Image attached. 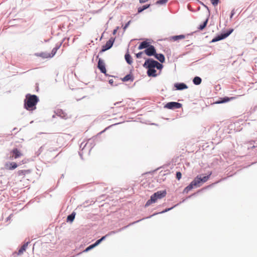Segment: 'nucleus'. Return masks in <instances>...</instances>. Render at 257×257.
I'll return each instance as SVG.
<instances>
[{"instance_id":"nucleus-1","label":"nucleus","mask_w":257,"mask_h":257,"mask_svg":"<svg viewBox=\"0 0 257 257\" xmlns=\"http://www.w3.org/2000/svg\"><path fill=\"white\" fill-rule=\"evenodd\" d=\"M38 101L37 95L27 94L24 100V107L28 110H34L36 108V105Z\"/></svg>"},{"instance_id":"nucleus-2","label":"nucleus","mask_w":257,"mask_h":257,"mask_svg":"<svg viewBox=\"0 0 257 257\" xmlns=\"http://www.w3.org/2000/svg\"><path fill=\"white\" fill-rule=\"evenodd\" d=\"M211 174L212 173L210 172L207 176H204L202 178L200 176H197L191 182V183L185 188L184 191L186 193H188L189 191L192 190L194 187H200L201 186V183H205L208 180Z\"/></svg>"},{"instance_id":"nucleus-3","label":"nucleus","mask_w":257,"mask_h":257,"mask_svg":"<svg viewBox=\"0 0 257 257\" xmlns=\"http://www.w3.org/2000/svg\"><path fill=\"white\" fill-rule=\"evenodd\" d=\"M167 192L166 190L157 191L153 194L150 198V199L147 201L145 204V206H149L151 204L155 203L158 199H161L166 196Z\"/></svg>"},{"instance_id":"nucleus-4","label":"nucleus","mask_w":257,"mask_h":257,"mask_svg":"<svg viewBox=\"0 0 257 257\" xmlns=\"http://www.w3.org/2000/svg\"><path fill=\"white\" fill-rule=\"evenodd\" d=\"M144 66L147 68H157L158 69H161L163 67V65L158 62L150 59H149L145 61Z\"/></svg>"},{"instance_id":"nucleus-5","label":"nucleus","mask_w":257,"mask_h":257,"mask_svg":"<svg viewBox=\"0 0 257 257\" xmlns=\"http://www.w3.org/2000/svg\"><path fill=\"white\" fill-rule=\"evenodd\" d=\"M58 48V47L54 48L50 53L47 52H42L37 54V55L43 58H50L55 55Z\"/></svg>"},{"instance_id":"nucleus-6","label":"nucleus","mask_w":257,"mask_h":257,"mask_svg":"<svg viewBox=\"0 0 257 257\" xmlns=\"http://www.w3.org/2000/svg\"><path fill=\"white\" fill-rule=\"evenodd\" d=\"M10 158L11 159H17L23 156L22 152L18 149L17 148L13 149L10 153Z\"/></svg>"},{"instance_id":"nucleus-7","label":"nucleus","mask_w":257,"mask_h":257,"mask_svg":"<svg viewBox=\"0 0 257 257\" xmlns=\"http://www.w3.org/2000/svg\"><path fill=\"white\" fill-rule=\"evenodd\" d=\"M182 107V104L180 103L176 102H170L167 103L165 107L170 109H174L177 108H180Z\"/></svg>"},{"instance_id":"nucleus-8","label":"nucleus","mask_w":257,"mask_h":257,"mask_svg":"<svg viewBox=\"0 0 257 257\" xmlns=\"http://www.w3.org/2000/svg\"><path fill=\"white\" fill-rule=\"evenodd\" d=\"M232 31L233 30H231L225 33L221 34V35L217 36V37L212 39V42H217L218 41L222 40L227 37L232 33Z\"/></svg>"},{"instance_id":"nucleus-9","label":"nucleus","mask_w":257,"mask_h":257,"mask_svg":"<svg viewBox=\"0 0 257 257\" xmlns=\"http://www.w3.org/2000/svg\"><path fill=\"white\" fill-rule=\"evenodd\" d=\"M144 53L149 56H153L155 54L156 49L154 46L150 45L145 51Z\"/></svg>"},{"instance_id":"nucleus-10","label":"nucleus","mask_w":257,"mask_h":257,"mask_svg":"<svg viewBox=\"0 0 257 257\" xmlns=\"http://www.w3.org/2000/svg\"><path fill=\"white\" fill-rule=\"evenodd\" d=\"M113 43V40L112 39L109 40L107 41L106 44L102 46L101 52H104L109 49L112 46Z\"/></svg>"},{"instance_id":"nucleus-11","label":"nucleus","mask_w":257,"mask_h":257,"mask_svg":"<svg viewBox=\"0 0 257 257\" xmlns=\"http://www.w3.org/2000/svg\"><path fill=\"white\" fill-rule=\"evenodd\" d=\"M98 68L100 70V71L105 74L106 72V70L105 69L104 62L102 60L99 59L98 62Z\"/></svg>"},{"instance_id":"nucleus-12","label":"nucleus","mask_w":257,"mask_h":257,"mask_svg":"<svg viewBox=\"0 0 257 257\" xmlns=\"http://www.w3.org/2000/svg\"><path fill=\"white\" fill-rule=\"evenodd\" d=\"M18 165L15 162H7L5 165V168L7 170H14L17 168Z\"/></svg>"},{"instance_id":"nucleus-13","label":"nucleus","mask_w":257,"mask_h":257,"mask_svg":"<svg viewBox=\"0 0 257 257\" xmlns=\"http://www.w3.org/2000/svg\"><path fill=\"white\" fill-rule=\"evenodd\" d=\"M175 87L177 90H183L188 88L187 86L184 83H176Z\"/></svg>"},{"instance_id":"nucleus-14","label":"nucleus","mask_w":257,"mask_h":257,"mask_svg":"<svg viewBox=\"0 0 257 257\" xmlns=\"http://www.w3.org/2000/svg\"><path fill=\"white\" fill-rule=\"evenodd\" d=\"M147 74L149 76L155 77L157 76L156 70L155 68H148Z\"/></svg>"},{"instance_id":"nucleus-15","label":"nucleus","mask_w":257,"mask_h":257,"mask_svg":"<svg viewBox=\"0 0 257 257\" xmlns=\"http://www.w3.org/2000/svg\"><path fill=\"white\" fill-rule=\"evenodd\" d=\"M154 56L161 63H163L165 61V57L162 54H157L155 53Z\"/></svg>"},{"instance_id":"nucleus-16","label":"nucleus","mask_w":257,"mask_h":257,"mask_svg":"<svg viewBox=\"0 0 257 257\" xmlns=\"http://www.w3.org/2000/svg\"><path fill=\"white\" fill-rule=\"evenodd\" d=\"M28 242L25 243L19 250V251L18 252V255H21L22 254H23L24 253V252L26 251V248L28 246Z\"/></svg>"},{"instance_id":"nucleus-17","label":"nucleus","mask_w":257,"mask_h":257,"mask_svg":"<svg viewBox=\"0 0 257 257\" xmlns=\"http://www.w3.org/2000/svg\"><path fill=\"white\" fill-rule=\"evenodd\" d=\"M150 46V44L148 42L146 41H143L142 42L140 45H139L138 49L139 50H142L144 48H147L148 47Z\"/></svg>"},{"instance_id":"nucleus-18","label":"nucleus","mask_w":257,"mask_h":257,"mask_svg":"<svg viewBox=\"0 0 257 257\" xmlns=\"http://www.w3.org/2000/svg\"><path fill=\"white\" fill-rule=\"evenodd\" d=\"M125 59L128 64L131 65L133 63L132 57L128 53L125 54Z\"/></svg>"},{"instance_id":"nucleus-19","label":"nucleus","mask_w":257,"mask_h":257,"mask_svg":"<svg viewBox=\"0 0 257 257\" xmlns=\"http://www.w3.org/2000/svg\"><path fill=\"white\" fill-rule=\"evenodd\" d=\"M201 78L199 77L196 76L194 78L193 82L195 85H199L201 83Z\"/></svg>"},{"instance_id":"nucleus-20","label":"nucleus","mask_w":257,"mask_h":257,"mask_svg":"<svg viewBox=\"0 0 257 257\" xmlns=\"http://www.w3.org/2000/svg\"><path fill=\"white\" fill-rule=\"evenodd\" d=\"M30 173V171L29 170H19L18 172V174L19 176H25L27 174H29Z\"/></svg>"},{"instance_id":"nucleus-21","label":"nucleus","mask_w":257,"mask_h":257,"mask_svg":"<svg viewBox=\"0 0 257 257\" xmlns=\"http://www.w3.org/2000/svg\"><path fill=\"white\" fill-rule=\"evenodd\" d=\"M235 98V97H230V98L229 97H225L223 98V99L221 101H220L218 102L217 103H224V102L229 101L230 100L234 99Z\"/></svg>"},{"instance_id":"nucleus-22","label":"nucleus","mask_w":257,"mask_h":257,"mask_svg":"<svg viewBox=\"0 0 257 257\" xmlns=\"http://www.w3.org/2000/svg\"><path fill=\"white\" fill-rule=\"evenodd\" d=\"M185 38V36L184 35H180L172 37V40L174 41H177L180 39H183Z\"/></svg>"},{"instance_id":"nucleus-23","label":"nucleus","mask_w":257,"mask_h":257,"mask_svg":"<svg viewBox=\"0 0 257 257\" xmlns=\"http://www.w3.org/2000/svg\"><path fill=\"white\" fill-rule=\"evenodd\" d=\"M150 5H147L144 6L143 7H141L138 8V13H140L142 12H143L144 10L149 8L150 7Z\"/></svg>"},{"instance_id":"nucleus-24","label":"nucleus","mask_w":257,"mask_h":257,"mask_svg":"<svg viewBox=\"0 0 257 257\" xmlns=\"http://www.w3.org/2000/svg\"><path fill=\"white\" fill-rule=\"evenodd\" d=\"M131 80L132 81L133 80V79L132 78V75L131 74H127L126 75L125 77H124L122 79V80L123 81H127L128 80Z\"/></svg>"},{"instance_id":"nucleus-25","label":"nucleus","mask_w":257,"mask_h":257,"mask_svg":"<svg viewBox=\"0 0 257 257\" xmlns=\"http://www.w3.org/2000/svg\"><path fill=\"white\" fill-rule=\"evenodd\" d=\"M208 19H206V20L204 22V23L199 26L198 29L200 30H202L206 27L208 23Z\"/></svg>"},{"instance_id":"nucleus-26","label":"nucleus","mask_w":257,"mask_h":257,"mask_svg":"<svg viewBox=\"0 0 257 257\" xmlns=\"http://www.w3.org/2000/svg\"><path fill=\"white\" fill-rule=\"evenodd\" d=\"M75 216V213H72L70 215H68L67 217V221L72 222L73 221V220L74 219Z\"/></svg>"},{"instance_id":"nucleus-27","label":"nucleus","mask_w":257,"mask_h":257,"mask_svg":"<svg viewBox=\"0 0 257 257\" xmlns=\"http://www.w3.org/2000/svg\"><path fill=\"white\" fill-rule=\"evenodd\" d=\"M107 236L106 235L103 237H102L100 239L97 240L93 244L95 245V247L98 245L102 240H103Z\"/></svg>"},{"instance_id":"nucleus-28","label":"nucleus","mask_w":257,"mask_h":257,"mask_svg":"<svg viewBox=\"0 0 257 257\" xmlns=\"http://www.w3.org/2000/svg\"><path fill=\"white\" fill-rule=\"evenodd\" d=\"M168 2V0H159L157 1L156 4L157 5H163L166 4Z\"/></svg>"},{"instance_id":"nucleus-29","label":"nucleus","mask_w":257,"mask_h":257,"mask_svg":"<svg viewBox=\"0 0 257 257\" xmlns=\"http://www.w3.org/2000/svg\"><path fill=\"white\" fill-rule=\"evenodd\" d=\"M95 247V245H94L93 244H91L90 245H89V246H88L86 249L85 250H84V251H88V250H89L90 249L93 248V247Z\"/></svg>"},{"instance_id":"nucleus-30","label":"nucleus","mask_w":257,"mask_h":257,"mask_svg":"<svg viewBox=\"0 0 257 257\" xmlns=\"http://www.w3.org/2000/svg\"><path fill=\"white\" fill-rule=\"evenodd\" d=\"M182 177V174L180 172H178L176 173V178L178 180H180L181 178Z\"/></svg>"},{"instance_id":"nucleus-31","label":"nucleus","mask_w":257,"mask_h":257,"mask_svg":"<svg viewBox=\"0 0 257 257\" xmlns=\"http://www.w3.org/2000/svg\"><path fill=\"white\" fill-rule=\"evenodd\" d=\"M143 52H140L137 54H136V57L137 58H140L142 57V54H143Z\"/></svg>"},{"instance_id":"nucleus-32","label":"nucleus","mask_w":257,"mask_h":257,"mask_svg":"<svg viewBox=\"0 0 257 257\" xmlns=\"http://www.w3.org/2000/svg\"><path fill=\"white\" fill-rule=\"evenodd\" d=\"M219 0H211V3L213 5L216 6L218 4Z\"/></svg>"},{"instance_id":"nucleus-33","label":"nucleus","mask_w":257,"mask_h":257,"mask_svg":"<svg viewBox=\"0 0 257 257\" xmlns=\"http://www.w3.org/2000/svg\"><path fill=\"white\" fill-rule=\"evenodd\" d=\"M130 22H127V24H125V26H124V28H123V29H124V30H125V29H126V28L128 26V25H129V24H130Z\"/></svg>"},{"instance_id":"nucleus-34","label":"nucleus","mask_w":257,"mask_h":257,"mask_svg":"<svg viewBox=\"0 0 257 257\" xmlns=\"http://www.w3.org/2000/svg\"><path fill=\"white\" fill-rule=\"evenodd\" d=\"M117 32V29L114 30L113 32V34H115Z\"/></svg>"},{"instance_id":"nucleus-35","label":"nucleus","mask_w":257,"mask_h":257,"mask_svg":"<svg viewBox=\"0 0 257 257\" xmlns=\"http://www.w3.org/2000/svg\"><path fill=\"white\" fill-rule=\"evenodd\" d=\"M121 103V101L117 102L115 103L114 105H116L117 104H119V103Z\"/></svg>"}]
</instances>
